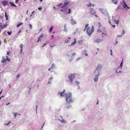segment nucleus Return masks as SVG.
<instances>
[{"instance_id":"52","label":"nucleus","mask_w":130,"mask_h":130,"mask_svg":"<svg viewBox=\"0 0 130 130\" xmlns=\"http://www.w3.org/2000/svg\"><path fill=\"white\" fill-rule=\"evenodd\" d=\"M115 42H116V43L115 44H117L118 43V42H117V40Z\"/></svg>"},{"instance_id":"43","label":"nucleus","mask_w":130,"mask_h":130,"mask_svg":"<svg viewBox=\"0 0 130 130\" xmlns=\"http://www.w3.org/2000/svg\"><path fill=\"white\" fill-rule=\"evenodd\" d=\"M19 0H16L15 2L16 3H17L18 2Z\"/></svg>"},{"instance_id":"54","label":"nucleus","mask_w":130,"mask_h":130,"mask_svg":"<svg viewBox=\"0 0 130 130\" xmlns=\"http://www.w3.org/2000/svg\"><path fill=\"white\" fill-rule=\"evenodd\" d=\"M99 103V101L98 100V102L96 103V104H98Z\"/></svg>"},{"instance_id":"9","label":"nucleus","mask_w":130,"mask_h":130,"mask_svg":"<svg viewBox=\"0 0 130 130\" xmlns=\"http://www.w3.org/2000/svg\"><path fill=\"white\" fill-rule=\"evenodd\" d=\"M102 40L101 39H96L95 41L94 42L97 43H100L102 41Z\"/></svg>"},{"instance_id":"37","label":"nucleus","mask_w":130,"mask_h":130,"mask_svg":"<svg viewBox=\"0 0 130 130\" xmlns=\"http://www.w3.org/2000/svg\"><path fill=\"white\" fill-rule=\"evenodd\" d=\"M103 35H105V36L106 35V34H104V33H102V36H103V37H104Z\"/></svg>"},{"instance_id":"25","label":"nucleus","mask_w":130,"mask_h":130,"mask_svg":"<svg viewBox=\"0 0 130 130\" xmlns=\"http://www.w3.org/2000/svg\"><path fill=\"white\" fill-rule=\"evenodd\" d=\"M94 5V4H93V5H92V6H93ZM88 7H91L92 6V4L91 3H90V4H88Z\"/></svg>"},{"instance_id":"29","label":"nucleus","mask_w":130,"mask_h":130,"mask_svg":"<svg viewBox=\"0 0 130 130\" xmlns=\"http://www.w3.org/2000/svg\"><path fill=\"white\" fill-rule=\"evenodd\" d=\"M7 33L9 35H11V31H10V32L8 31L7 32Z\"/></svg>"},{"instance_id":"49","label":"nucleus","mask_w":130,"mask_h":130,"mask_svg":"<svg viewBox=\"0 0 130 130\" xmlns=\"http://www.w3.org/2000/svg\"><path fill=\"white\" fill-rule=\"evenodd\" d=\"M46 43H45L44 45L42 46V47H44V46L45 45H46Z\"/></svg>"},{"instance_id":"20","label":"nucleus","mask_w":130,"mask_h":130,"mask_svg":"<svg viewBox=\"0 0 130 130\" xmlns=\"http://www.w3.org/2000/svg\"><path fill=\"white\" fill-rule=\"evenodd\" d=\"M60 121L61 123L63 122L64 123H66V122H67L66 121L64 120H60Z\"/></svg>"},{"instance_id":"33","label":"nucleus","mask_w":130,"mask_h":130,"mask_svg":"<svg viewBox=\"0 0 130 130\" xmlns=\"http://www.w3.org/2000/svg\"><path fill=\"white\" fill-rule=\"evenodd\" d=\"M81 59V58L79 57L78 58H77L76 59V60L77 61H79V60H80Z\"/></svg>"},{"instance_id":"60","label":"nucleus","mask_w":130,"mask_h":130,"mask_svg":"<svg viewBox=\"0 0 130 130\" xmlns=\"http://www.w3.org/2000/svg\"><path fill=\"white\" fill-rule=\"evenodd\" d=\"M35 12V11H34L32 13V14L33 13H34Z\"/></svg>"},{"instance_id":"38","label":"nucleus","mask_w":130,"mask_h":130,"mask_svg":"<svg viewBox=\"0 0 130 130\" xmlns=\"http://www.w3.org/2000/svg\"><path fill=\"white\" fill-rule=\"evenodd\" d=\"M115 22L116 23H117V24H118L119 23V21H115Z\"/></svg>"},{"instance_id":"61","label":"nucleus","mask_w":130,"mask_h":130,"mask_svg":"<svg viewBox=\"0 0 130 130\" xmlns=\"http://www.w3.org/2000/svg\"><path fill=\"white\" fill-rule=\"evenodd\" d=\"M60 11H61V12H63V10H60Z\"/></svg>"},{"instance_id":"6","label":"nucleus","mask_w":130,"mask_h":130,"mask_svg":"<svg viewBox=\"0 0 130 130\" xmlns=\"http://www.w3.org/2000/svg\"><path fill=\"white\" fill-rule=\"evenodd\" d=\"M55 67V65L53 63L52 64V67L48 69V70L49 71H51V72H53V70H51L53 68H54Z\"/></svg>"},{"instance_id":"35","label":"nucleus","mask_w":130,"mask_h":130,"mask_svg":"<svg viewBox=\"0 0 130 130\" xmlns=\"http://www.w3.org/2000/svg\"><path fill=\"white\" fill-rule=\"evenodd\" d=\"M62 5V4H58L57 5V6L58 7H60V6H61V5Z\"/></svg>"},{"instance_id":"18","label":"nucleus","mask_w":130,"mask_h":130,"mask_svg":"<svg viewBox=\"0 0 130 130\" xmlns=\"http://www.w3.org/2000/svg\"><path fill=\"white\" fill-rule=\"evenodd\" d=\"M7 26V25L5 24L4 25H1V29H3V28Z\"/></svg>"},{"instance_id":"10","label":"nucleus","mask_w":130,"mask_h":130,"mask_svg":"<svg viewBox=\"0 0 130 130\" xmlns=\"http://www.w3.org/2000/svg\"><path fill=\"white\" fill-rule=\"evenodd\" d=\"M71 24L72 25H74L76 24V22L75 20H73V19H72L71 20Z\"/></svg>"},{"instance_id":"40","label":"nucleus","mask_w":130,"mask_h":130,"mask_svg":"<svg viewBox=\"0 0 130 130\" xmlns=\"http://www.w3.org/2000/svg\"><path fill=\"white\" fill-rule=\"evenodd\" d=\"M23 48H21V50H20V53H22V51Z\"/></svg>"},{"instance_id":"8","label":"nucleus","mask_w":130,"mask_h":130,"mask_svg":"<svg viewBox=\"0 0 130 130\" xmlns=\"http://www.w3.org/2000/svg\"><path fill=\"white\" fill-rule=\"evenodd\" d=\"M71 38L67 37L64 40V43H67L69 41V40L71 39Z\"/></svg>"},{"instance_id":"12","label":"nucleus","mask_w":130,"mask_h":130,"mask_svg":"<svg viewBox=\"0 0 130 130\" xmlns=\"http://www.w3.org/2000/svg\"><path fill=\"white\" fill-rule=\"evenodd\" d=\"M76 43V39L75 38L74 39V42H72L71 45H70V46H71L72 45H74Z\"/></svg>"},{"instance_id":"32","label":"nucleus","mask_w":130,"mask_h":130,"mask_svg":"<svg viewBox=\"0 0 130 130\" xmlns=\"http://www.w3.org/2000/svg\"><path fill=\"white\" fill-rule=\"evenodd\" d=\"M23 44H21L19 47L21 48H23Z\"/></svg>"},{"instance_id":"55","label":"nucleus","mask_w":130,"mask_h":130,"mask_svg":"<svg viewBox=\"0 0 130 130\" xmlns=\"http://www.w3.org/2000/svg\"><path fill=\"white\" fill-rule=\"evenodd\" d=\"M52 78V77L51 78H50L49 79H50V80H51V79Z\"/></svg>"},{"instance_id":"48","label":"nucleus","mask_w":130,"mask_h":130,"mask_svg":"<svg viewBox=\"0 0 130 130\" xmlns=\"http://www.w3.org/2000/svg\"><path fill=\"white\" fill-rule=\"evenodd\" d=\"M66 6H64V5L61 8H63L64 7Z\"/></svg>"},{"instance_id":"11","label":"nucleus","mask_w":130,"mask_h":130,"mask_svg":"<svg viewBox=\"0 0 130 130\" xmlns=\"http://www.w3.org/2000/svg\"><path fill=\"white\" fill-rule=\"evenodd\" d=\"M2 3L5 5H7L8 4V2L7 1H3L2 2Z\"/></svg>"},{"instance_id":"63","label":"nucleus","mask_w":130,"mask_h":130,"mask_svg":"<svg viewBox=\"0 0 130 130\" xmlns=\"http://www.w3.org/2000/svg\"><path fill=\"white\" fill-rule=\"evenodd\" d=\"M64 31H67L66 30H65V29H64Z\"/></svg>"},{"instance_id":"44","label":"nucleus","mask_w":130,"mask_h":130,"mask_svg":"<svg viewBox=\"0 0 130 130\" xmlns=\"http://www.w3.org/2000/svg\"><path fill=\"white\" fill-rule=\"evenodd\" d=\"M42 8L41 7H39L38 8V9L40 10Z\"/></svg>"},{"instance_id":"16","label":"nucleus","mask_w":130,"mask_h":130,"mask_svg":"<svg viewBox=\"0 0 130 130\" xmlns=\"http://www.w3.org/2000/svg\"><path fill=\"white\" fill-rule=\"evenodd\" d=\"M125 33V30H123V31H122V35H121V36H120L119 35H118L117 36V37H121L122 36L124 35V34Z\"/></svg>"},{"instance_id":"22","label":"nucleus","mask_w":130,"mask_h":130,"mask_svg":"<svg viewBox=\"0 0 130 130\" xmlns=\"http://www.w3.org/2000/svg\"><path fill=\"white\" fill-rule=\"evenodd\" d=\"M113 2L115 4H116L118 3L117 0H112Z\"/></svg>"},{"instance_id":"58","label":"nucleus","mask_w":130,"mask_h":130,"mask_svg":"<svg viewBox=\"0 0 130 130\" xmlns=\"http://www.w3.org/2000/svg\"><path fill=\"white\" fill-rule=\"evenodd\" d=\"M44 123H43V126H42V128L43 127V125H44Z\"/></svg>"},{"instance_id":"1","label":"nucleus","mask_w":130,"mask_h":130,"mask_svg":"<svg viewBox=\"0 0 130 130\" xmlns=\"http://www.w3.org/2000/svg\"><path fill=\"white\" fill-rule=\"evenodd\" d=\"M89 24H87L86 25L84 31H85L86 28H87L86 30V33L89 36H90L94 30V28L93 26H92L91 28L89 27H88Z\"/></svg>"},{"instance_id":"39","label":"nucleus","mask_w":130,"mask_h":130,"mask_svg":"<svg viewBox=\"0 0 130 130\" xmlns=\"http://www.w3.org/2000/svg\"><path fill=\"white\" fill-rule=\"evenodd\" d=\"M123 4L126 7H128L127 5L125 3H124Z\"/></svg>"},{"instance_id":"13","label":"nucleus","mask_w":130,"mask_h":130,"mask_svg":"<svg viewBox=\"0 0 130 130\" xmlns=\"http://www.w3.org/2000/svg\"><path fill=\"white\" fill-rule=\"evenodd\" d=\"M43 35L42 34H41V36L38 38L37 42L40 41L41 40V38H42L43 37Z\"/></svg>"},{"instance_id":"26","label":"nucleus","mask_w":130,"mask_h":130,"mask_svg":"<svg viewBox=\"0 0 130 130\" xmlns=\"http://www.w3.org/2000/svg\"><path fill=\"white\" fill-rule=\"evenodd\" d=\"M13 114L14 115V116L16 118L17 113L14 112L13 113Z\"/></svg>"},{"instance_id":"30","label":"nucleus","mask_w":130,"mask_h":130,"mask_svg":"<svg viewBox=\"0 0 130 130\" xmlns=\"http://www.w3.org/2000/svg\"><path fill=\"white\" fill-rule=\"evenodd\" d=\"M20 75V74H18L17 75L16 78L17 79H18Z\"/></svg>"},{"instance_id":"41","label":"nucleus","mask_w":130,"mask_h":130,"mask_svg":"<svg viewBox=\"0 0 130 130\" xmlns=\"http://www.w3.org/2000/svg\"><path fill=\"white\" fill-rule=\"evenodd\" d=\"M42 29H43V28H41V29H40L39 31V33L40 32H41L42 31Z\"/></svg>"},{"instance_id":"17","label":"nucleus","mask_w":130,"mask_h":130,"mask_svg":"<svg viewBox=\"0 0 130 130\" xmlns=\"http://www.w3.org/2000/svg\"><path fill=\"white\" fill-rule=\"evenodd\" d=\"M5 16L6 18V20H8V15H7L6 14V12L5 13Z\"/></svg>"},{"instance_id":"51","label":"nucleus","mask_w":130,"mask_h":130,"mask_svg":"<svg viewBox=\"0 0 130 130\" xmlns=\"http://www.w3.org/2000/svg\"><path fill=\"white\" fill-rule=\"evenodd\" d=\"M112 26H113V27L114 28L115 27V25H112Z\"/></svg>"},{"instance_id":"36","label":"nucleus","mask_w":130,"mask_h":130,"mask_svg":"<svg viewBox=\"0 0 130 130\" xmlns=\"http://www.w3.org/2000/svg\"><path fill=\"white\" fill-rule=\"evenodd\" d=\"M76 55V54L75 53H73L72 54V56H74Z\"/></svg>"},{"instance_id":"27","label":"nucleus","mask_w":130,"mask_h":130,"mask_svg":"<svg viewBox=\"0 0 130 130\" xmlns=\"http://www.w3.org/2000/svg\"><path fill=\"white\" fill-rule=\"evenodd\" d=\"M69 11L68 12H67V13L69 14H70V13H71V9H69Z\"/></svg>"},{"instance_id":"57","label":"nucleus","mask_w":130,"mask_h":130,"mask_svg":"<svg viewBox=\"0 0 130 130\" xmlns=\"http://www.w3.org/2000/svg\"><path fill=\"white\" fill-rule=\"evenodd\" d=\"M110 51L111 52H111H112V50H111L110 49Z\"/></svg>"},{"instance_id":"64","label":"nucleus","mask_w":130,"mask_h":130,"mask_svg":"<svg viewBox=\"0 0 130 130\" xmlns=\"http://www.w3.org/2000/svg\"><path fill=\"white\" fill-rule=\"evenodd\" d=\"M55 31H54V32H53V34H54L55 33Z\"/></svg>"},{"instance_id":"3","label":"nucleus","mask_w":130,"mask_h":130,"mask_svg":"<svg viewBox=\"0 0 130 130\" xmlns=\"http://www.w3.org/2000/svg\"><path fill=\"white\" fill-rule=\"evenodd\" d=\"M6 61H7L9 62L10 61V58H8V56H6L5 58L3 56L2 57V60L1 61L2 63H4V62H6Z\"/></svg>"},{"instance_id":"34","label":"nucleus","mask_w":130,"mask_h":130,"mask_svg":"<svg viewBox=\"0 0 130 130\" xmlns=\"http://www.w3.org/2000/svg\"><path fill=\"white\" fill-rule=\"evenodd\" d=\"M29 27H30V28L31 29L32 28V25L31 24H29Z\"/></svg>"},{"instance_id":"19","label":"nucleus","mask_w":130,"mask_h":130,"mask_svg":"<svg viewBox=\"0 0 130 130\" xmlns=\"http://www.w3.org/2000/svg\"><path fill=\"white\" fill-rule=\"evenodd\" d=\"M53 26H52L50 28V29L49 30V32H51L52 31L53 29Z\"/></svg>"},{"instance_id":"45","label":"nucleus","mask_w":130,"mask_h":130,"mask_svg":"<svg viewBox=\"0 0 130 130\" xmlns=\"http://www.w3.org/2000/svg\"><path fill=\"white\" fill-rule=\"evenodd\" d=\"M54 35H52L51 36L52 39H53L54 38Z\"/></svg>"},{"instance_id":"14","label":"nucleus","mask_w":130,"mask_h":130,"mask_svg":"<svg viewBox=\"0 0 130 130\" xmlns=\"http://www.w3.org/2000/svg\"><path fill=\"white\" fill-rule=\"evenodd\" d=\"M9 4H10V5L11 6H14L16 7H17V6L14 4V3L13 2H9Z\"/></svg>"},{"instance_id":"62","label":"nucleus","mask_w":130,"mask_h":130,"mask_svg":"<svg viewBox=\"0 0 130 130\" xmlns=\"http://www.w3.org/2000/svg\"><path fill=\"white\" fill-rule=\"evenodd\" d=\"M110 55H112V52L111 53Z\"/></svg>"},{"instance_id":"53","label":"nucleus","mask_w":130,"mask_h":130,"mask_svg":"<svg viewBox=\"0 0 130 130\" xmlns=\"http://www.w3.org/2000/svg\"><path fill=\"white\" fill-rule=\"evenodd\" d=\"M10 104V103H7V104H6L7 105H8L9 104Z\"/></svg>"},{"instance_id":"2","label":"nucleus","mask_w":130,"mask_h":130,"mask_svg":"<svg viewBox=\"0 0 130 130\" xmlns=\"http://www.w3.org/2000/svg\"><path fill=\"white\" fill-rule=\"evenodd\" d=\"M66 101L67 103L70 104L73 102L74 100L72 99V94L70 93H68L66 94Z\"/></svg>"},{"instance_id":"50","label":"nucleus","mask_w":130,"mask_h":130,"mask_svg":"<svg viewBox=\"0 0 130 130\" xmlns=\"http://www.w3.org/2000/svg\"><path fill=\"white\" fill-rule=\"evenodd\" d=\"M10 123V122H9V123H7V124H6V125H8Z\"/></svg>"},{"instance_id":"59","label":"nucleus","mask_w":130,"mask_h":130,"mask_svg":"<svg viewBox=\"0 0 130 130\" xmlns=\"http://www.w3.org/2000/svg\"><path fill=\"white\" fill-rule=\"evenodd\" d=\"M53 8L54 9H56V8L55 7H53Z\"/></svg>"},{"instance_id":"15","label":"nucleus","mask_w":130,"mask_h":130,"mask_svg":"<svg viewBox=\"0 0 130 130\" xmlns=\"http://www.w3.org/2000/svg\"><path fill=\"white\" fill-rule=\"evenodd\" d=\"M83 54L84 55H85L86 56H88V54L87 53V51L86 50H84V53Z\"/></svg>"},{"instance_id":"4","label":"nucleus","mask_w":130,"mask_h":130,"mask_svg":"<svg viewBox=\"0 0 130 130\" xmlns=\"http://www.w3.org/2000/svg\"><path fill=\"white\" fill-rule=\"evenodd\" d=\"M75 77L74 74H71L69 75L68 78L70 83H72L73 79L75 78Z\"/></svg>"},{"instance_id":"31","label":"nucleus","mask_w":130,"mask_h":130,"mask_svg":"<svg viewBox=\"0 0 130 130\" xmlns=\"http://www.w3.org/2000/svg\"><path fill=\"white\" fill-rule=\"evenodd\" d=\"M71 107V105H69V106H67V108L68 109H69V108H70Z\"/></svg>"},{"instance_id":"23","label":"nucleus","mask_w":130,"mask_h":130,"mask_svg":"<svg viewBox=\"0 0 130 130\" xmlns=\"http://www.w3.org/2000/svg\"><path fill=\"white\" fill-rule=\"evenodd\" d=\"M69 3L68 2H64V6H67Z\"/></svg>"},{"instance_id":"47","label":"nucleus","mask_w":130,"mask_h":130,"mask_svg":"<svg viewBox=\"0 0 130 130\" xmlns=\"http://www.w3.org/2000/svg\"><path fill=\"white\" fill-rule=\"evenodd\" d=\"M76 83L78 84L79 83L78 82V81H76Z\"/></svg>"},{"instance_id":"5","label":"nucleus","mask_w":130,"mask_h":130,"mask_svg":"<svg viewBox=\"0 0 130 130\" xmlns=\"http://www.w3.org/2000/svg\"><path fill=\"white\" fill-rule=\"evenodd\" d=\"M65 90L64 89L63 90V91H62V92H60L59 93H58V95L60 94V96H64V94H66V93L64 94V93L65 92Z\"/></svg>"},{"instance_id":"7","label":"nucleus","mask_w":130,"mask_h":130,"mask_svg":"<svg viewBox=\"0 0 130 130\" xmlns=\"http://www.w3.org/2000/svg\"><path fill=\"white\" fill-rule=\"evenodd\" d=\"M99 74L100 73H99L97 75H96L94 79V81L95 82H96L98 81V76H99Z\"/></svg>"},{"instance_id":"56","label":"nucleus","mask_w":130,"mask_h":130,"mask_svg":"<svg viewBox=\"0 0 130 130\" xmlns=\"http://www.w3.org/2000/svg\"><path fill=\"white\" fill-rule=\"evenodd\" d=\"M99 27H100V23H99Z\"/></svg>"},{"instance_id":"46","label":"nucleus","mask_w":130,"mask_h":130,"mask_svg":"<svg viewBox=\"0 0 130 130\" xmlns=\"http://www.w3.org/2000/svg\"><path fill=\"white\" fill-rule=\"evenodd\" d=\"M21 32V29H20L19 31H18V34H19L20 32Z\"/></svg>"},{"instance_id":"28","label":"nucleus","mask_w":130,"mask_h":130,"mask_svg":"<svg viewBox=\"0 0 130 130\" xmlns=\"http://www.w3.org/2000/svg\"><path fill=\"white\" fill-rule=\"evenodd\" d=\"M98 32H102V31H101V29L100 28H99V29H98Z\"/></svg>"},{"instance_id":"24","label":"nucleus","mask_w":130,"mask_h":130,"mask_svg":"<svg viewBox=\"0 0 130 130\" xmlns=\"http://www.w3.org/2000/svg\"><path fill=\"white\" fill-rule=\"evenodd\" d=\"M123 59H122V62H121V63H120V67H122V66L123 64Z\"/></svg>"},{"instance_id":"21","label":"nucleus","mask_w":130,"mask_h":130,"mask_svg":"<svg viewBox=\"0 0 130 130\" xmlns=\"http://www.w3.org/2000/svg\"><path fill=\"white\" fill-rule=\"evenodd\" d=\"M23 24V23H19V24H18L17 25V27H19V26H20L21 25Z\"/></svg>"},{"instance_id":"42","label":"nucleus","mask_w":130,"mask_h":130,"mask_svg":"<svg viewBox=\"0 0 130 130\" xmlns=\"http://www.w3.org/2000/svg\"><path fill=\"white\" fill-rule=\"evenodd\" d=\"M10 54V52H7V54L8 55Z\"/></svg>"}]
</instances>
